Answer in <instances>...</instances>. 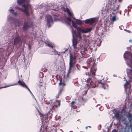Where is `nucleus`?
Instances as JSON below:
<instances>
[{
	"label": "nucleus",
	"mask_w": 132,
	"mask_h": 132,
	"mask_svg": "<svg viewBox=\"0 0 132 132\" xmlns=\"http://www.w3.org/2000/svg\"><path fill=\"white\" fill-rule=\"evenodd\" d=\"M116 20V16L115 15L113 16L111 20L112 22H114Z\"/></svg>",
	"instance_id": "obj_27"
},
{
	"label": "nucleus",
	"mask_w": 132,
	"mask_h": 132,
	"mask_svg": "<svg viewBox=\"0 0 132 132\" xmlns=\"http://www.w3.org/2000/svg\"><path fill=\"white\" fill-rule=\"evenodd\" d=\"M27 0H18L17 3L19 5H21L23 3H24Z\"/></svg>",
	"instance_id": "obj_20"
},
{
	"label": "nucleus",
	"mask_w": 132,
	"mask_h": 132,
	"mask_svg": "<svg viewBox=\"0 0 132 132\" xmlns=\"http://www.w3.org/2000/svg\"><path fill=\"white\" fill-rule=\"evenodd\" d=\"M88 127H90V126H86V128H86V130H87V129Z\"/></svg>",
	"instance_id": "obj_40"
},
{
	"label": "nucleus",
	"mask_w": 132,
	"mask_h": 132,
	"mask_svg": "<svg viewBox=\"0 0 132 132\" xmlns=\"http://www.w3.org/2000/svg\"><path fill=\"white\" fill-rule=\"evenodd\" d=\"M124 31H126V32H128L129 33H130L131 32V31L130 30H127L126 29H124Z\"/></svg>",
	"instance_id": "obj_31"
},
{
	"label": "nucleus",
	"mask_w": 132,
	"mask_h": 132,
	"mask_svg": "<svg viewBox=\"0 0 132 132\" xmlns=\"http://www.w3.org/2000/svg\"><path fill=\"white\" fill-rule=\"evenodd\" d=\"M56 102L57 103V105H55V106L56 107H59L60 105V102H59V101H57Z\"/></svg>",
	"instance_id": "obj_28"
},
{
	"label": "nucleus",
	"mask_w": 132,
	"mask_h": 132,
	"mask_svg": "<svg viewBox=\"0 0 132 132\" xmlns=\"http://www.w3.org/2000/svg\"><path fill=\"white\" fill-rule=\"evenodd\" d=\"M80 32H78V34L77 35H76V36L78 38H79L80 39H81V34L80 33Z\"/></svg>",
	"instance_id": "obj_26"
},
{
	"label": "nucleus",
	"mask_w": 132,
	"mask_h": 132,
	"mask_svg": "<svg viewBox=\"0 0 132 132\" xmlns=\"http://www.w3.org/2000/svg\"><path fill=\"white\" fill-rule=\"evenodd\" d=\"M117 1L118 2H122V0H115V2H116Z\"/></svg>",
	"instance_id": "obj_35"
},
{
	"label": "nucleus",
	"mask_w": 132,
	"mask_h": 132,
	"mask_svg": "<svg viewBox=\"0 0 132 132\" xmlns=\"http://www.w3.org/2000/svg\"><path fill=\"white\" fill-rule=\"evenodd\" d=\"M47 126H42L40 129V132H47Z\"/></svg>",
	"instance_id": "obj_16"
},
{
	"label": "nucleus",
	"mask_w": 132,
	"mask_h": 132,
	"mask_svg": "<svg viewBox=\"0 0 132 132\" xmlns=\"http://www.w3.org/2000/svg\"><path fill=\"white\" fill-rule=\"evenodd\" d=\"M63 10L64 12H67L69 16L71 17L73 16V13L70 12L69 9L67 7L66 9L64 8Z\"/></svg>",
	"instance_id": "obj_15"
},
{
	"label": "nucleus",
	"mask_w": 132,
	"mask_h": 132,
	"mask_svg": "<svg viewBox=\"0 0 132 132\" xmlns=\"http://www.w3.org/2000/svg\"><path fill=\"white\" fill-rule=\"evenodd\" d=\"M54 54L55 55H57V54L59 55V54H58L57 51H56L54 49Z\"/></svg>",
	"instance_id": "obj_29"
},
{
	"label": "nucleus",
	"mask_w": 132,
	"mask_h": 132,
	"mask_svg": "<svg viewBox=\"0 0 132 132\" xmlns=\"http://www.w3.org/2000/svg\"><path fill=\"white\" fill-rule=\"evenodd\" d=\"M15 26H18L19 27L20 26V21L17 19H16L15 20Z\"/></svg>",
	"instance_id": "obj_23"
},
{
	"label": "nucleus",
	"mask_w": 132,
	"mask_h": 132,
	"mask_svg": "<svg viewBox=\"0 0 132 132\" xmlns=\"http://www.w3.org/2000/svg\"><path fill=\"white\" fill-rule=\"evenodd\" d=\"M121 112L123 114V116L122 114H120L119 112H117L116 110H114L113 113L116 119L118 120H121L122 122H124V124L127 127L129 122L126 120V118L124 116H126L127 117L130 118V121L132 119V115L129 112H127L124 108L122 110Z\"/></svg>",
	"instance_id": "obj_1"
},
{
	"label": "nucleus",
	"mask_w": 132,
	"mask_h": 132,
	"mask_svg": "<svg viewBox=\"0 0 132 132\" xmlns=\"http://www.w3.org/2000/svg\"><path fill=\"white\" fill-rule=\"evenodd\" d=\"M63 10L64 12H67L69 16L71 17L73 16V13L70 12L69 9L67 7L66 9L64 8Z\"/></svg>",
	"instance_id": "obj_14"
},
{
	"label": "nucleus",
	"mask_w": 132,
	"mask_h": 132,
	"mask_svg": "<svg viewBox=\"0 0 132 132\" xmlns=\"http://www.w3.org/2000/svg\"><path fill=\"white\" fill-rule=\"evenodd\" d=\"M9 11L14 16H16L17 15V13L16 12H14V10L12 9H9Z\"/></svg>",
	"instance_id": "obj_21"
},
{
	"label": "nucleus",
	"mask_w": 132,
	"mask_h": 132,
	"mask_svg": "<svg viewBox=\"0 0 132 132\" xmlns=\"http://www.w3.org/2000/svg\"><path fill=\"white\" fill-rule=\"evenodd\" d=\"M18 84L21 86L27 89L28 90L29 92L31 93L32 94L31 92L25 83L23 81L22 82H21L20 80H19V81H18Z\"/></svg>",
	"instance_id": "obj_13"
},
{
	"label": "nucleus",
	"mask_w": 132,
	"mask_h": 132,
	"mask_svg": "<svg viewBox=\"0 0 132 132\" xmlns=\"http://www.w3.org/2000/svg\"><path fill=\"white\" fill-rule=\"evenodd\" d=\"M40 86L41 87H42L43 86V85L42 84H40Z\"/></svg>",
	"instance_id": "obj_41"
},
{
	"label": "nucleus",
	"mask_w": 132,
	"mask_h": 132,
	"mask_svg": "<svg viewBox=\"0 0 132 132\" xmlns=\"http://www.w3.org/2000/svg\"><path fill=\"white\" fill-rule=\"evenodd\" d=\"M130 56L131 57H132V54H131L130 55Z\"/></svg>",
	"instance_id": "obj_42"
},
{
	"label": "nucleus",
	"mask_w": 132,
	"mask_h": 132,
	"mask_svg": "<svg viewBox=\"0 0 132 132\" xmlns=\"http://www.w3.org/2000/svg\"><path fill=\"white\" fill-rule=\"evenodd\" d=\"M33 26V22H32L24 21L22 29L23 30L25 31L30 27L32 26Z\"/></svg>",
	"instance_id": "obj_7"
},
{
	"label": "nucleus",
	"mask_w": 132,
	"mask_h": 132,
	"mask_svg": "<svg viewBox=\"0 0 132 132\" xmlns=\"http://www.w3.org/2000/svg\"><path fill=\"white\" fill-rule=\"evenodd\" d=\"M39 114L40 117H42V118H41V119H43L44 120H46L48 119V115L47 114L45 115L43 114H42L40 113H39Z\"/></svg>",
	"instance_id": "obj_17"
},
{
	"label": "nucleus",
	"mask_w": 132,
	"mask_h": 132,
	"mask_svg": "<svg viewBox=\"0 0 132 132\" xmlns=\"http://www.w3.org/2000/svg\"><path fill=\"white\" fill-rule=\"evenodd\" d=\"M18 84H14V85H17Z\"/></svg>",
	"instance_id": "obj_43"
},
{
	"label": "nucleus",
	"mask_w": 132,
	"mask_h": 132,
	"mask_svg": "<svg viewBox=\"0 0 132 132\" xmlns=\"http://www.w3.org/2000/svg\"><path fill=\"white\" fill-rule=\"evenodd\" d=\"M21 38L19 36H18L15 37L14 39V45H17L21 42Z\"/></svg>",
	"instance_id": "obj_12"
},
{
	"label": "nucleus",
	"mask_w": 132,
	"mask_h": 132,
	"mask_svg": "<svg viewBox=\"0 0 132 132\" xmlns=\"http://www.w3.org/2000/svg\"><path fill=\"white\" fill-rule=\"evenodd\" d=\"M121 11H120V14H121Z\"/></svg>",
	"instance_id": "obj_44"
},
{
	"label": "nucleus",
	"mask_w": 132,
	"mask_h": 132,
	"mask_svg": "<svg viewBox=\"0 0 132 132\" xmlns=\"http://www.w3.org/2000/svg\"><path fill=\"white\" fill-rule=\"evenodd\" d=\"M51 132H57V131L55 129H54L51 130Z\"/></svg>",
	"instance_id": "obj_36"
},
{
	"label": "nucleus",
	"mask_w": 132,
	"mask_h": 132,
	"mask_svg": "<svg viewBox=\"0 0 132 132\" xmlns=\"http://www.w3.org/2000/svg\"><path fill=\"white\" fill-rule=\"evenodd\" d=\"M15 8L16 9L22 12L24 14V12H26V11H25V10H23L21 8H20L19 7H15Z\"/></svg>",
	"instance_id": "obj_22"
},
{
	"label": "nucleus",
	"mask_w": 132,
	"mask_h": 132,
	"mask_svg": "<svg viewBox=\"0 0 132 132\" xmlns=\"http://www.w3.org/2000/svg\"><path fill=\"white\" fill-rule=\"evenodd\" d=\"M126 83L124 84V86L125 87L128 84V82L127 80H126Z\"/></svg>",
	"instance_id": "obj_32"
},
{
	"label": "nucleus",
	"mask_w": 132,
	"mask_h": 132,
	"mask_svg": "<svg viewBox=\"0 0 132 132\" xmlns=\"http://www.w3.org/2000/svg\"><path fill=\"white\" fill-rule=\"evenodd\" d=\"M52 100H51L50 101L47 102L46 104H49L51 103L52 102Z\"/></svg>",
	"instance_id": "obj_34"
},
{
	"label": "nucleus",
	"mask_w": 132,
	"mask_h": 132,
	"mask_svg": "<svg viewBox=\"0 0 132 132\" xmlns=\"http://www.w3.org/2000/svg\"><path fill=\"white\" fill-rule=\"evenodd\" d=\"M92 29V27H90L89 28H86L85 29H83L79 27H78L77 28L78 31L84 33H86L90 32Z\"/></svg>",
	"instance_id": "obj_8"
},
{
	"label": "nucleus",
	"mask_w": 132,
	"mask_h": 132,
	"mask_svg": "<svg viewBox=\"0 0 132 132\" xmlns=\"http://www.w3.org/2000/svg\"><path fill=\"white\" fill-rule=\"evenodd\" d=\"M130 67L131 68V69H129V72H130V73H132V65Z\"/></svg>",
	"instance_id": "obj_37"
},
{
	"label": "nucleus",
	"mask_w": 132,
	"mask_h": 132,
	"mask_svg": "<svg viewBox=\"0 0 132 132\" xmlns=\"http://www.w3.org/2000/svg\"><path fill=\"white\" fill-rule=\"evenodd\" d=\"M76 57L75 56H73L70 54L69 63V69L67 75V78L69 77V74L71 70V68L73 67L76 62Z\"/></svg>",
	"instance_id": "obj_4"
},
{
	"label": "nucleus",
	"mask_w": 132,
	"mask_h": 132,
	"mask_svg": "<svg viewBox=\"0 0 132 132\" xmlns=\"http://www.w3.org/2000/svg\"><path fill=\"white\" fill-rule=\"evenodd\" d=\"M59 84L60 85L59 89L57 95H56V98H58L59 97V96L61 94L62 92L64 90V86H65V84L62 81H60Z\"/></svg>",
	"instance_id": "obj_5"
},
{
	"label": "nucleus",
	"mask_w": 132,
	"mask_h": 132,
	"mask_svg": "<svg viewBox=\"0 0 132 132\" xmlns=\"http://www.w3.org/2000/svg\"><path fill=\"white\" fill-rule=\"evenodd\" d=\"M22 7L24 8L25 9L24 10H25L26 12H24L25 14L27 16H28L29 15V13L28 11L29 7L31 10V7L29 3L28 2L26 4H24L22 6Z\"/></svg>",
	"instance_id": "obj_6"
},
{
	"label": "nucleus",
	"mask_w": 132,
	"mask_h": 132,
	"mask_svg": "<svg viewBox=\"0 0 132 132\" xmlns=\"http://www.w3.org/2000/svg\"><path fill=\"white\" fill-rule=\"evenodd\" d=\"M91 78H88L87 80L88 83L87 85L90 87L94 88L97 86L98 87H102L105 89L108 88V85L103 79L98 80V83H95L94 81L91 80Z\"/></svg>",
	"instance_id": "obj_2"
},
{
	"label": "nucleus",
	"mask_w": 132,
	"mask_h": 132,
	"mask_svg": "<svg viewBox=\"0 0 132 132\" xmlns=\"http://www.w3.org/2000/svg\"><path fill=\"white\" fill-rule=\"evenodd\" d=\"M73 32H74V34H75L76 36V35H77V34L76 30H75L74 31H73Z\"/></svg>",
	"instance_id": "obj_39"
},
{
	"label": "nucleus",
	"mask_w": 132,
	"mask_h": 132,
	"mask_svg": "<svg viewBox=\"0 0 132 132\" xmlns=\"http://www.w3.org/2000/svg\"><path fill=\"white\" fill-rule=\"evenodd\" d=\"M76 103V102L75 101H72L69 104V105L73 108L74 109H75L77 108V106L75 105Z\"/></svg>",
	"instance_id": "obj_18"
},
{
	"label": "nucleus",
	"mask_w": 132,
	"mask_h": 132,
	"mask_svg": "<svg viewBox=\"0 0 132 132\" xmlns=\"http://www.w3.org/2000/svg\"><path fill=\"white\" fill-rule=\"evenodd\" d=\"M47 18V24L46 25L48 28H49L51 27L50 23H52L53 22V20L52 17L50 15H46Z\"/></svg>",
	"instance_id": "obj_9"
},
{
	"label": "nucleus",
	"mask_w": 132,
	"mask_h": 132,
	"mask_svg": "<svg viewBox=\"0 0 132 132\" xmlns=\"http://www.w3.org/2000/svg\"><path fill=\"white\" fill-rule=\"evenodd\" d=\"M76 23L77 24L81 25L82 24V22L80 20L77 19L76 20Z\"/></svg>",
	"instance_id": "obj_24"
},
{
	"label": "nucleus",
	"mask_w": 132,
	"mask_h": 132,
	"mask_svg": "<svg viewBox=\"0 0 132 132\" xmlns=\"http://www.w3.org/2000/svg\"><path fill=\"white\" fill-rule=\"evenodd\" d=\"M87 63V66H92L90 70V73H88L89 76H94L95 75V72L96 70V64L95 62L92 58H90L88 59Z\"/></svg>",
	"instance_id": "obj_3"
},
{
	"label": "nucleus",
	"mask_w": 132,
	"mask_h": 132,
	"mask_svg": "<svg viewBox=\"0 0 132 132\" xmlns=\"http://www.w3.org/2000/svg\"><path fill=\"white\" fill-rule=\"evenodd\" d=\"M78 43L77 40L75 39H73L72 40V46L73 48L76 51H77L78 50V48L77 47V45Z\"/></svg>",
	"instance_id": "obj_11"
},
{
	"label": "nucleus",
	"mask_w": 132,
	"mask_h": 132,
	"mask_svg": "<svg viewBox=\"0 0 132 132\" xmlns=\"http://www.w3.org/2000/svg\"><path fill=\"white\" fill-rule=\"evenodd\" d=\"M111 132H117V131L116 129H114Z\"/></svg>",
	"instance_id": "obj_38"
},
{
	"label": "nucleus",
	"mask_w": 132,
	"mask_h": 132,
	"mask_svg": "<svg viewBox=\"0 0 132 132\" xmlns=\"http://www.w3.org/2000/svg\"><path fill=\"white\" fill-rule=\"evenodd\" d=\"M72 25L75 28H77V26L76 23L73 21H72Z\"/></svg>",
	"instance_id": "obj_25"
},
{
	"label": "nucleus",
	"mask_w": 132,
	"mask_h": 132,
	"mask_svg": "<svg viewBox=\"0 0 132 132\" xmlns=\"http://www.w3.org/2000/svg\"><path fill=\"white\" fill-rule=\"evenodd\" d=\"M67 19L70 22L71 21V20L70 18L69 17L67 18Z\"/></svg>",
	"instance_id": "obj_33"
},
{
	"label": "nucleus",
	"mask_w": 132,
	"mask_h": 132,
	"mask_svg": "<svg viewBox=\"0 0 132 132\" xmlns=\"http://www.w3.org/2000/svg\"><path fill=\"white\" fill-rule=\"evenodd\" d=\"M47 45L49 47H51V48H53V45H52V44H47Z\"/></svg>",
	"instance_id": "obj_30"
},
{
	"label": "nucleus",
	"mask_w": 132,
	"mask_h": 132,
	"mask_svg": "<svg viewBox=\"0 0 132 132\" xmlns=\"http://www.w3.org/2000/svg\"><path fill=\"white\" fill-rule=\"evenodd\" d=\"M95 19L92 18L86 19L84 21V22L85 24H89L90 25H92L95 22Z\"/></svg>",
	"instance_id": "obj_10"
},
{
	"label": "nucleus",
	"mask_w": 132,
	"mask_h": 132,
	"mask_svg": "<svg viewBox=\"0 0 132 132\" xmlns=\"http://www.w3.org/2000/svg\"><path fill=\"white\" fill-rule=\"evenodd\" d=\"M119 5H118L116 7V8L115 5H114V7H113L112 9L111 10H112V11L114 12H115L114 13H117V11L119 9Z\"/></svg>",
	"instance_id": "obj_19"
}]
</instances>
